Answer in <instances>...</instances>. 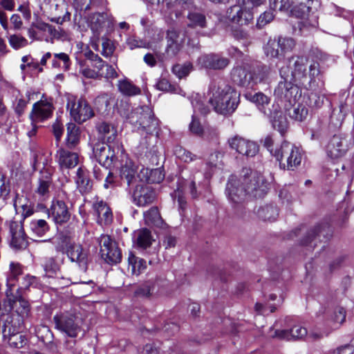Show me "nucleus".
I'll list each match as a JSON object with an SVG mask.
<instances>
[{
    "label": "nucleus",
    "instance_id": "nucleus-1",
    "mask_svg": "<svg viewBox=\"0 0 354 354\" xmlns=\"http://www.w3.org/2000/svg\"><path fill=\"white\" fill-rule=\"evenodd\" d=\"M267 190L268 183L260 173L244 168L240 178L230 176L225 192L231 203L239 204L244 201L247 196L253 198L262 197Z\"/></svg>",
    "mask_w": 354,
    "mask_h": 354
},
{
    "label": "nucleus",
    "instance_id": "nucleus-2",
    "mask_svg": "<svg viewBox=\"0 0 354 354\" xmlns=\"http://www.w3.org/2000/svg\"><path fill=\"white\" fill-rule=\"evenodd\" d=\"M209 102L216 112L227 115L232 113L239 104V93L223 82H213L209 86Z\"/></svg>",
    "mask_w": 354,
    "mask_h": 354
},
{
    "label": "nucleus",
    "instance_id": "nucleus-3",
    "mask_svg": "<svg viewBox=\"0 0 354 354\" xmlns=\"http://www.w3.org/2000/svg\"><path fill=\"white\" fill-rule=\"evenodd\" d=\"M57 251L65 252L68 259L77 264L83 271H86L89 262V252L81 244L73 241L71 236L59 234L55 240Z\"/></svg>",
    "mask_w": 354,
    "mask_h": 354
},
{
    "label": "nucleus",
    "instance_id": "nucleus-4",
    "mask_svg": "<svg viewBox=\"0 0 354 354\" xmlns=\"http://www.w3.org/2000/svg\"><path fill=\"white\" fill-rule=\"evenodd\" d=\"M295 81H303L308 77L313 80L319 73V66L315 61L309 62L304 56H294L289 60V66L286 67Z\"/></svg>",
    "mask_w": 354,
    "mask_h": 354
},
{
    "label": "nucleus",
    "instance_id": "nucleus-5",
    "mask_svg": "<svg viewBox=\"0 0 354 354\" xmlns=\"http://www.w3.org/2000/svg\"><path fill=\"white\" fill-rule=\"evenodd\" d=\"M274 156L279 162L281 167L293 171L300 165L303 153L299 147L284 141L276 147Z\"/></svg>",
    "mask_w": 354,
    "mask_h": 354
},
{
    "label": "nucleus",
    "instance_id": "nucleus-6",
    "mask_svg": "<svg viewBox=\"0 0 354 354\" xmlns=\"http://www.w3.org/2000/svg\"><path fill=\"white\" fill-rule=\"evenodd\" d=\"M268 69L266 66L252 72L249 66H239L232 69V79L236 84L244 87H252L266 77Z\"/></svg>",
    "mask_w": 354,
    "mask_h": 354
},
{
    "label": "nucleus",
    "instance_id": "nucleus-7",
    "mask_svg": "<svg viewBox=\"0 0 354 354\" xmlns=\"http://www.w3.org/2000/svg\"><path fill=\"white\" fill-rule=\"evenodd\" d=\"M265 0H240L241 6L235 5L227 11V17L233 23L241 26L248 25L253 20L251 12L254 7L263 3Z\"/></svg>",
    "mask_w": 354,
    "mask_h": 354
},
{
    "label": "nucleus",
    "instance_id": "nucleus-8",
    "mask_svg": "<svg viewBox=\"0 0 354 354\" xmlns=\"http://www.w3.org/2000/svg\"><path fill=\"white\" fill-rule=\"evenodd\" d=\"M67 109L71 118L78 123H82L93 116V111L88 102L82 97L67 95Z\"/></svg>",
    "mask_w": 354,
    "mask_h": 354
},
{
    "label": "nucleus",
    "instance_id": "nucleus-9",
    "mask_svg": "<svg viewBox=\"0 0 354 354\" xmlns=\"http://www.w3.org/2000/svg\"><path fill=\"white\" fill-rule=\"evenodd\" d=\"M280 75L283 81L279 83L274 89V95L281 100H285L292 104L295 102L297 97H301L299 87L288 80L290 75L287 68H281Z\"/></svg>",
    "mask_w": 354,
    "mask_h": 354
},
{
    "label": "nucleus",
    "instance_id": "nucleus-10",
    "mask_svg": "<svg viewBox=\"0 0 354 354\" xmlns=\"http://www.w3.org/2000/svg\"><path fill=\"white\" fill-rule=\"evenodd\" d=\"M55 328L68 337H76L80 332L81 327L77 317L70 313L56 315L53 317Z\"/></svg>",
    "mask_w": 354,
    "mask_h": 354
},
{
    "label": "nucleus",
    "instance_id": "nucleus-11",
    "mask_svg": "<svg viewBox=\"0 0 354 354\" xmlns=\"http://www.w3.org/2000/svg\"><path fill=\"white\" fill-rule=\"evenodd\" d=\"M100 253L108 263H118L122 259V253L117 243L109 235H102L100 238Z\"/></svg>",
    "mask_w": 354,
    "mask_h": 354
},
{
    "label": "nucleus",
    "instance_id": "nucleus-12",
    "mask_svg": "<svg viewBox=\"0 0 354 354\" xmlns=\"http://www.w3.org/2000/svg\"><path fill=\"white\" fill-rule=\"evenodd\" d=\"M351 145L353 139L351 136L335 135L327 145V154L332 159L339 158L346 153Z\"/></svg>",
    "mask_w": 354,
    "mask_h": 354
},
{
    "label": "nucleus",
    "instance_id": "nucleus-13",
    "mask_svg": "<svg viewBox=\"0 0 354 354\" xmlns=\"http://www.w3.org/2000/svg\"><path fill=\"white\" fill-rule=\"evenodd\" d=\"M53 109L52 100L43 96L39 101L33 104L30 118L32 122L44 121L51 117Z\"/></svg>",
    "mask_w": 354,
    "mask_h": 354
},
{
    "label": "nucleus",
    "instance_id": "nucleus-14",
    "mask_svg": "<svg viewBox=\"0 0 354 354\" xmlns=\"http://www.w3.org/2000/svg\"><path fill=\"white\" fill-rule=\"evenodd\" d=\"M2 333L3 341L12 348H21L27 343L25 335L20 333L19 329L10 323L5 324Z\"/></svg>",
    "mask_w": 354,
    "mask_h": 354
},
{
    "label": "nucleus",
    "instance_id": "nucleus-15",
    "mask_svg": "<svg viewBox=\"0 0 354 354\" xmlns=\"http://www.w3.org/2000/svg\"><path fill=\"white\" fill-rule=\"evenodd\" d=\"M229 144L232 149L247 157L254 156L259 151V147L254 142L239 136L230 139Z\"/></svg>",
    "mask_w": 354,
    "mask_h": 354
},
{
    "label": "nucleus",
    "instance_id": "nucleus-16",
    "mask_svg": "<svg viewBox=\"0 0 354 354\" xmlns=\"http://www.w3.org/2000/svg\"><path fill=\"white\" fill-rule=\"evenodd\" d=\"M9 228L10 245L17 250L26 248L28 241L21 222L12 221L10 222Z\"/></svg>",
    "mask_w": 354,
    "mask_h": 354
},
{
    "label": "nucleus",
    "instance_id": "nucleus-17",
    "mask_svg": "<svg viewBox=\"0 0 354 354\" xmlns=\"http://www.w3.org/2000/svg\"><path fill=\"white\" fill-rule=\"evenodd\" d=\"M48 216L51 217L57 224L66 223L71 217L67 205L62 200H54L48 209Z\"/></svg>",
    "mask_w": 354,
    "mask_h": 354
},
{
    "label": "nucleus",
    "instance_id": "nucleus-18",
    "mask_svg": "<svg viewBox=\"0 0 354 354\" xmlns=\"http://www.w3.org/2000/svg\"><path fill=\"white\" fill-rule=\"evenodd\" d=\"M15 290L7 289L6 292L10 308L21 317H27L30 312L29 303L21 296L15 295Z\"/></svg>",
    "mask_w": 354,
    "mask_h": 354
},
{
    "label": "nucleus",
    "instance_id": "nucleus-19",
    "mask_svg": "<svg viewBox=\"0 0 354 354\" xmlns=\"http://www.w3.org/2000/svg\"><path fill=\"white\" fill-rule=\"evenodd\" d=\"M89 24L91 30L99 35L113 26V17L108 12L94 13L89 17Z\"/></svg>",
    "mask_w": 354,
    "mask_h": 354
},
{
    "label": "nucleus",
    "instance_id": "nucleus-20",
    "mask_svg": "<svg viewBox=\"0 0 354 354\" xmlns=\"http://www.w3.org/2000/svg\"><path fill=\"white\" fill-rule=\"evenodd\" d=\"M167 54L168 56H175L181 49L185 42V34L171 29L167 34Z\"/></svg>",
    "mask_w": 354,
    "mask_h": 354
},
{
    "label": "nucleus",
    "instance_id": "nucleus-21",
    "mask_svg": "<svg viewBox=\"0 0 354 354\" xmlns=\"http://www.w3.org/2000/svg\"><path fill=\"white\" fill-rule=\"evenodd\" d=\"M163 279L157 275L146 280L135 291V295L140 297H149L159 290Z\"/></svg>",
    "mask_w": 354,
    "mask_h": 354
},
{
    "label": "nucleus",
    "instance_id": "nucleus-22",
    "mask_svg": "<svg viewBox=\"0 0 354 354\" xmlns=\"http://www.w3.org/2000/svg\"><path fill=\"white\" fill-rule=\"evenodd\" d=\"M229 59L216 54L204 55L198 58V64L203 68L221 70L229 64Z\"/></svg>",
    "mask_w": 354,
    "mask_h": 354
},
{
    "label": "nucleus",
    "instance_id": "nucleus-23",
    "mask_svg": "<svg viewBox=\"0 0 354 354\" xmlns=\"http://www.w3.org/2000/svg\"><path fill=\"white\" fill-rule=\"evenodd\" d=\"M155 198L152 188L148 185H138L133 194V202L138 206H145L151 203Z\"/></svg>",
    "mask_w": 354,
    "mask_h": 354
},
{
    "label": "nucleus",
    "instance_id": "nucleus-24",
    "mask_svg": "<svg viewBox=\"0 0 354 354\" xmlns=\"http://www.w3.org/2000/svg\"><path fill=\"white\" fill-rule=\"evenodd\" d=\"M97 221L100 225H108L113 221V214L109 205L102 200H97L93 205Z\"/></svg>",
    "mask_w": 354,
    "mask_h": 354
},
{
    "label": "nucleus",
    "instance_id": "nucleus-25",
    "mask_svg": "<svg viewBox=\"0 0 354 354\" xmlns=\"http://www.w3.org/2000/svg\"><path fill=\"white\" fill-rule=\"evenodd\" d=\"M271 329L270 336L272 337H277L279 339H286L290 340V339H301L306 336L307 330L306 328L299 325L293 326L290 331L286 330H276L274 332Z\"/></svg>",
    "mask_w": 354,
    "mask_h": 354
},
{
    "label": "nucleus",
    "instance_id": "nucleus-26",
    "mask_svg": "<svg viewBox=\"0 0 354 354\" xmlns=\"http://www.w3.org/2000/svg\"><path fill=\"white\" fill-rule=\"evenodd\" d=\"M56 158L62 168H71L75 167L79 160L76 153L68 151L65 149H59L56 153Z\"/></svg>",
    "mask_w": 354,
    "mask_h": 354
},
{
    "label": "nucleus",
    "instance_id": "nucleus-27",
    "mask_svg": "<svg viewBox=\"0 0 354 354\" xmlns=\"http://www.w3.org/2000/svg\"><path fill=\"white\" fill-rule=\"evenodd\" d=\"M93 153L100 164L109 165L113 162V152L110 150V147L104 142H97L93 147Z\"/></svg>",
    "mask_w": 354,
    "mask_h": 354
},
{
    "label": "nucleus",
    "instance_id": "nucleus-28",
    "mask_svg": "<svg viewBox=\"0 0 354 354\" xmlns=\"http://www.w3.org/2000/svg\"><path fill=\"white\" fill-rule=\"evenodd\" d=\"M75 183L78 190L84 194L88 192L92 188V183L89 178L88 171L84 167L78 168L76 176Z\"/></svg>",
    "mask_w": 354,
    "mask_h": 354
},
{
    "label": "nucleus",
    "instance_id": "nucleus-29",
    "mask_svg": "<svg viewBox=\"0 0 354 354\" xmlns=\"http://www.w3.org/2000/svg\"><path fill=\"white\" fill-rule=\"evenodd\" d=\"M128 270L133 275L139 276L147 269V261L131 253L128 258Z\"/></svg>",
    "mask_w": 354,
    "mask_h": 354
},
{
    "label": "nucleus",
    "instance_id": "nucleus-30",
    "mask_svg": "<svg viewBox=\"0 0 354 354\" xmlns=\"http://www.w3.org/2000/svg\"><path fill=\"white\" fill-rule=\"evenodd\" d=\"M97 129L104 141L112 142L116 138L117 130L113 126L109 123L102 122L100 124Z\"/></svg>",
    "mask_w": 354,
    "mask_h": 354
},
{
    "label": "nucleus",
    "instance_id": "nucleus-31",
    "mask_svg": "<svg viewBox=\"0 0 354 354\" xmlns=\"http://www.w3.org/2000/svg\"><path fill=\"white\" fill-rule=\"evenodd\" d=\"M63 260L60 262L55 258H46L43 263L46 274L49 277H56L60 272V267Z\"/></svg>",
    "mask_w": 354,
    "mask_h": 354
},
{
    "label": "nucleus",
    "instance_id": "nucleus-32",
    "mask_svg": "<svg viewBox=\"0 0 354 354\" xmlns=\"http://www.w3.org/2000/svg\"><path fill=\"white\" fill-rule=\"evenodd\" d=\"M136 167L131 160L127 158L125 163L122 165L120 169V176L125 179L128 185L135 178Z\"/></svg>",
    "mask_w": 354,
    "mask_h": 354
},
{
    "label": "nucleus",
    "instance_id": "nucleus-33",
    "mask_svg": "<svg viewBox=\"0 0 354 354\" xmlns=\"http://www.w3.org/2000/svg\"><path fill=\"white\" fill-rule=\"evenodd\" d=\"M271 118V122L274 129L279 131L281 134L286 131L288 123L286 118L281 111H274Z\"/></svg>",
    "mask_w": 354,
    "mask_h": 354
},
{
    "label": "nucleus",
    "instance_id": "nucleus-34",
    "mask_svg": "<svg viewBox=\"0 0 354 354\" xmlns=\"http://www.w3.org/2000/svg\"><path fill=\"white\" fill-rule=\"evenodd\" d=\"M104 62L102 59L101 63L95 62L90 66H82L81 69L82 74L87 78H98L103 68Z\"/></svg>",
    "mask_w": 354,
    "mask_h": 354
},
{
    "label": "nucleus",
    "instance_id": "nucleus-35",
    "mask_svg": "<svg viewBox=\"0 0 354 354\" xmlns=\"http://www.w3.org/2000/svg\"><path fill=\"white\" fill-rule=\"evenodd\" d=\"M296 3H297V0H270V8L280 11L290 10L292 12H295Z\"/></svg>",
    "mask_w": 354,
    "mask_h": 354
},
{
    "label": "nucleus",
    "instance_id": "nucleus-36",
    "mask_svg": "<svg viewBox=\"0 0 354 354\" xmlns=\"http://www.w3.org/2000/svg\"><path fill=\"white\" fill-rule=\"evenodd\" d=\"M22 274V267L19 263L11 262L10 264V274L7 279L8 289L15 290L17 277Z\"/></svg>",
    "mask_w": 354,
    "mask_h": 354
},
{
    "label": "nucleus",
    "instance_id": "nucleus-37",
    "mask_svg": "<svg viewBox=\"0 0 354 354\" xmlns=\"http://www.w3.org/2000/svg\"><path fill=\"white\" fill-rule=\"evenodd\" d=\"M140 115L138 120L136 122L143 129H147L148 128L154 127L157 124L151 111L148 107H145V110L143 111V113L140 112Z\"/></svg>",
    "mask_w": 354,
    "mask_h": 354
},
{
    "label": "nucleus",
    "instance_id": "nucleus-38",
    "mask_svg": "<svg viewBox=\"0 0 354 354\" xmlns=\"http://www.w3.org/2000/svg\"><path fill=\"white\" fill-rule=\"evenodd\" d=\"M79 128L74 123H68L67 125L66 145L69 148H73L79 142Z\"/></svg>",
    "mask_w": 354,
    "mask_h": 354
},
{
    "label": "nucleus",
    "instance_id": "nucleus-39",
    "mask_svg": "<svg viewBox=\"0 0 354 354\" xmlns=\"http://www.w3.org/2000/svg\"><path fill=\"white\" fill-rule=\"evenodd\" d=\"M348 112L346 104H341L337 108L333 109L330 115V122L335 126L341 125Z\"/></svg>",
    "mask_w": 354,
    "mask_h": 354
},
{
    "label": "nucleus",
    "instance_id": "nucleus-40",
    "mask_svg": "<svg viewBox=\"0 0 354 354\" xmlns=\"http://www.w3.org/2000/svg\"><path fill=\"white\" fill-rule=\"evenodd\" d=\"M118 89L121 93L127 96L138 95L140 89L133 84L128 80H119L118 84Z\"/></svg>",
    "mask_w": 354,
    "mask_h": 354
},
{
    "label": "nucleus",
    "instance_id": "nucleus-41",
    "mask_svg": "<svg viewBox=\"0 0 354 354\" xmlns=\"http://www.w3.org/2000/svg\"><path fill=\"white\" fill-rule=\"evenodd\" d=\"M71 65L69 56L64 53L54 54L52 59V67L55 68H61L64 71L68 70Z\"/></svg>",
    "mask_w": 354,
    "mask_h": 354
},
{
    "label": "nucleus",
    "instance_id": "nucleus-42",
    "mask_svg": "<svg viewBox=\"0 0 354 354\" xmlns=\"http://www.w3.org/2000/svg\"><path fill=\"white\" fill-rule=\"evenodd\" d=\"M30 226L31 231L39 237L43 236L50 229L48 224L44 219L34 220Z\"/></svg>",
    "mask_w": 354,
    "mask_h": 354
},
{
    "label": "nucleus",
    "instance_id": "nucleus-43",
    "mask_svg": "<svg viewBox=\"0 0 354 354\" xmlns=\"http://www.w3.org/2000/svg\"><path fill=\"white\" fill-rule=\"evenodd\" d=\"M136 243L142 248L149 247L151 244V232L147 229H141L136 232Z\"/></svg>",
    "mask_w": 354,
    "mask_h": 354
},
{
    "label": "nucleus",
    "instance_id": "nucleus-44",
    "mask_svg": "<svg viewBox=\"0 0 354 354\" xmlns=\"http://www.w3.org/2000/svg\"><path fill=\"white\" fill-rule=\"evenodd\" d=\"M189 20L188 26L190 27L204 28L206 26V19L204 15L194 12H190L187 17Z\"/></svg>",
    "mask_w": 354,
    "mask_h": 354
},
{
    "label": "nucleus",
    "instance_id": "nucleus-45",
    "mask_svg": "<svg viewBox=\"0 0 354 354\" xmlns=\"http://www.w3.org/2000/svg\"><path fill=\"white\" fill-rule=\"evenodd\" d=\"M308 115V110L303 104H299L297 106L293 108L292 112L290 113V116L297 121H303L306 119Z\"/></svg>",
    "mask_w": 354,
    "mask_h": 354
},
{
    "label": "nucleus",
    "instance_id": "nucleus-46",
    "mask_svg": "<svg viewBox=\"0 0 354 354\" xmlns=\"http://www.w3.org/2000/svg\"><path fill=\"white\" fill-rule=\"evenodd\" d=\"M295 46V41L290 37H279L277 40V47L280 48L281 54L291 51Z\"/></svg>",
    "mask_w": 354,
    "mask_h": 354
},
{
    "label": "nucleus",
    "instance_id": "nucleus-47",
    "mask_svg": "<svg viewBox=\"0 0 354 354\" xmlns=\"http://www.w3.org/2000/svg\"><path fill=\"white\" fill-rule=\"evenodd\" d=\"M144 218L147 225H158L160 222V215L156 207H152L145 212Z\"/></svg>",
    "mask_w": 354,
    "mask_h": 354
},
{
    "label": "nucleus",
    "instance_id": "nucleus-48",
    "mask_svg": "<svg viewBox=\"0 0 354 354\" xmlns=\"http://www.w3.org/2000/svg\"><path fill=\"white\" fill-rule=\"evenodd\" d=\"M51 185V179L49 175L42 176L39 180V186L37 192L43 196L48 194Z\"/></svg>",
    "mask_w": 354,
    "mask_h": 354
},
{
    "label": "nucleus",
    "instance_id": "nucleus-49",
    "mask_svg": "<svg viewBox=\"0 0 354 354\" xmlns=\"http://www.w3.org/2000/svg\"><path fill=\"white\" fill-rule=\"evenodd\" d=\"M192 65L190 63L176 64L173 66V73L179 78L186 77L192 71Z\"/></svg>",
    "mask_w": 354,
    "mask_h": 354
},
{
    "label": "nucleus",
    "instance_id": "nucleus-50",
    "mask_svg": "<svg viewBox=\"0 0 354 354\" xmlns=\"http://www.w3.org/2000/svg\"><path fill=\"white\" fill-rule=\"evenodd\" d=\"M259 214L265 220L274 221L278 215V211L273 206H266L259 211Z\"/></svg>",
    "mask_w": 354,
    "mask_h": 354
},
{
    "label": "nucleus",
    "instance_id": "nucleus-51",
    "mask_svg": "<svg viewBox=\"0 0 354 354\" xmlns=\"http://www.w3.org/2000/svg\"><path fill=\"white\" fill-rule=\"evenodd\" d=\"M8 40L10 45L15 49H19L28 44V40L25 37L17 35H10Z\"/></svg>",
    "mask_w": 354,
    "mask_h": 354
},
{
    "label": "nucleus",
    "instance_id": "nucleus-52",
    "mask_svg": "<svg viewBox=\"0 0 354 354\" xmlns=\"http://www.w3.org/2000/svg\"><path fill=\"white\" fill-rule=\"evenodd\" d=\"M127 44L131 50L136 48H149V43L147 41L138 39L135 36L129 37L127 40Z\"/></svg>",
    "mask_w": 354,
    "mask_h": 354
},
{
    "label": "nucleus",
    "instance_id": "nucleus-53",
    "mask_svg": "<svg viewBox=\"0 0 354 354\" xmlns=\"http://www.w3.org/2000/svg\"><path fill=\"white\" fill-rule=\"evenodd\" d=\"M176 154L178 158L184 161L185 162H190L196 160L198 158L196 155L193 154L185 149L180 148L176 150Z\"/></svg>",
    "mask_w": 354,
    "mask_h": 354
},
{
    "label": "nucleus",
    "instance_id": "nucleus-54",
    "mask_svg": "<svg viewBox=\"0 0 354 354\" xmlns=\"http://www.w3.org/2000/svg\"><path fill=\"white\" fill-rule=\"evenodd\" d=\"M103 68L100 75V77H104L107 80L115 79L118 77L115 69L109 64L104 63Z\"/></svg>",
    "mask_w": 354,
    "mask_h": 354
},
{
    "label": "nucleus",
    "instance_id": "nucleus-55",
    "mask_svg": "<svg viewBox=\"0 0 354 354\" xmlns=\"http://www.w3.org/2000/svg\"><path fill=\"white\" fill-rule=\"evenodd\" d=\"M333 321L337 325H341L346 319V310L342 307H337L333 315Z\"/></svg>",
    "mask_w": 354,
    "mask_h": 354
},
{
    "label": "nucleus",
    "instance_id": "nucleus-56",
    "mask_svg": "<svg viewBox=\"0 0 354 354\" xmlns=\"http://www.w3.org/2000/svg\"><path fill=\"white\" fill-rule=\"evenodd\" d=\"M246 97H250V100H251L252 102L255 103L258 106H263L264 104H268L269 103L268 97L262 93H257L253 95H247Z\"/></svg>",
    "mask_w": 354,
    "mask_h": 354
},
{
    "label": "nucleus",
    "instance_id": "nucleus-57",
    "mask_svg": "<svg viewBox=\"0 0 354 354\" xmlns=\"http://www.w3.org/2000/svg\"><path fill=\"white\" fill-rule=\"evenodd\" d=\"M266 53L268 56H270L272 57H277L279 55H281L280 50H279L277 47V41H269L266 48Z\"/></svg>",
    "mask_w": 354,
    "mask_h": 354
},
{
    "label": "nucleus",
    "instance_id": "nucleus-58",
    "mask_svg": "<svg viewBox=\"0 0 354 354\" xmlns=\"http://www.w3.org/2000/svg\"><path fill=\"white\" fill-rule=\"evenodd\" d=\"M165 178V175L160 169H150L149 183H160Z\"/></svg>",
    "mask_w": 354,
    "mask_h": 354
},
{
    "label": "nucleus",
    "instance_id": "nucleus-59",
    "mask_svg": "<svg viewBox=\"0 0 354 354\" xmlns=\"http://www.w3.org/2000/svg\"><path fill=\"white\" fill-rule=\"evenodd\" d=\"M274 18V15L271 12H263L257 19V26L259 28H262L268 23H270Z\"/></svg>",
    "mask_w": 354,
    "mask_h": 354
},
{
    "label": "nucleus",
    "instance_id": "nucleus-60",
    "mask_svg": "<svg viewBox=\"0 0 354 354\" xmlns=\"http://www.w3.org/2000/svg\"><path fill=\"white\" fill-rule=\"evenodd\" d=\"M189 129L193 133L197 136H201L205 132L199 121L196 120L194 115L192 116V120L189 124Z\"/></svg>",
    "mask_w": 354,
    "mask_h": 354
},
{
    "label": "nucleus",
    "instance_id": "nucleus-61",
    "mask_svg": "<svg viewBox=\"0 0 354 354\" xmlns=\"http://www.w3.org/2000/svg\"><path fill=\"white\" fill-rule=\"evenodd\" d=\"M308 105L312 107H319L323 104V97L315 93H311L308 97Z\"/></svg>",
    "mask_w": 354,
    "mask_h": 354
},
{
    "label": "nucleus",
    "instance_id": "nucleus-62",
    "mask_svg": "<svg viewBox=\"0 0 354 354\" xmlns=\"http://www.w3.org/2000/svg\"><path fill=\"white\" fill-rule=\"evenodd\" d=\"M10 192L8 181L6 176L0 173V197L6 196Z\"/></svg>",
    "mask_w": 354,
    "mask_h": 354
},
{
    "label": "nucleus",
    "instance_id": "nucleus-63",
    "mask_svg": "<svg viewBox=\"0 0 354 354\" xmlns=\"http://www.w3.org/2000/svg\"><path fill=\"white\" fill-rule=\"evenodd\" d=\"M102 45V55L106 57L111 56L114 51V47H113L112 41L109 39H104L103 41Z\"/></svg>",
    "mask_w": 354,
    "mask_h": 354
},
{
    "label": "nucleus",
    "instance_id": "nucleus-64",
    "mask_svg": "<svg viewBox=\"0 0 354 354\" xmlns=\"http://www.w3.org/2000/svg\"><path fill=\"white\" fill-rule=\"evenodd\" d=\"M53 130L57 142H59L64 132L63 125L59 121H56L53 125Z\"/></svg>",
    "mask_w": 354,
    "mask_h": 354
}]
</instances>
